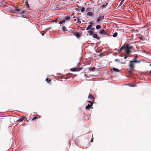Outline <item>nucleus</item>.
Listing matches in <instances>:
<instances>
[{"label": "nucleus", "instance_id": "nucleus-41", "mask_svg": "<svg viewBox=\"0 0 151 151\" xmlns=\"http://www.w3.org/2000/svg\"><path fill=\"white\" fill-rule=\"evenodd\" d=\"M57 21V19H55L54 20V22H56Z\"/></svg>", "mask_w": 151, "mask_h": 151}, {"label": "nucleus", "instance_id": "nucleus-44", "mask_svg": "<svg viewBox=\"0 0 151 151\" xmlns=\"http://www.w3.org/2000/svg\"><path fill=\"white\" fill-rule=\"evenodd\" d=\"M150 74L151 75V70L150 71Z\"/></svg>", "mask_w": 151, "mask_h": 151}, {"label": "nucleus", "instance_id": "nucleus-45", "mask_svg": "<svg viewBox=\"0 0 151 151\" xmlns=\"http://www.w3.org/2000/svg\"><path fill=\"white\" fill-rule=\"evenodd\" d=\"M150 66H151V64H150Z\"/></svg>", "mask_w": 151, "mask_h": 151}, {"label": "nucleus", "instance_id": "nucleus-12", "mask_svg": "<svg viewBox=\"0 0 151 151\" xmlns=\"http://www.w3.org/2000/svg\"><path fill=\"white\" fill-rule=\"evenodd\" d=\"M40 117V116L38 115L36 116L35 117H34L32 119V121H34L35 120L37 119H39Z\"/></svg>", "mask_w": 151, "mask_h": 151}, {"label": "nucleus", "instance_id": "nucleus-28", "mask_svg": "<svg viewBox=\"0 0 151 151\" xmlns=\"http://www.w3.org/2000/svg\"><path fill=\"white\" fill-rule=\"evenodd\" d=\"M91 8L90 7L87 8L86 9V12H89L91 10Z\"/></svg>", "mask_w": 151, "mask_h": 151}, {"label": "nucleus", "instance_id": "nucleus-15", "mask_svg": "<svg viewBox=\"0 0 151 151\" xmlns=\"http://www.w3.org/2000/svg\"><path fill=\"white\" fill-rule=\"evenodd\" d=\"M96 69V68L95 67H92V68H88L89 70L90 71H93Z\"/></svg>", "mask_w": 151, "mask_h": 151}, {"label": "nucleus", "instance_id": "nucleus-18", "mask_svg": "<svg viewBox=\"0 0 151 151\" xmlns=\"http://www.w3.org/2000/svg\"><path fill=\"white\" fill-rule=\"evenodd\" d=\"M87 14L88 16H92L93 15V13L90 12H89L87 13Z\"/></svg>", "mask_w": 151, "mask_h": 151}, {"label": "nucleus", "instance_id": "nucleus-11", "mask_svg": "<svg viewBox=\"0 0 151 151\" xmlns=\"http://www.w3.org/2000/svg\"><path fill=\"white\" fill-rule=\"evenodd\" d=\"M26 10H22L20 12V14H22V15L25 16V14L26 12Z\"/></svg>", "mask_w": 151, "mask_h": 151}, {"label": "nucleus", "instance_id": "nucleus-23", "mask_svg": "<svg viewBox=\"0 0 151 151\" xmlns=\"http://www.w3.org/2000/svg\"><path fill=\"white\" fill-rule=\"evenodd\" d=\"M65 19H63L62 21H60L59 22V23L60 24H63V23H64L65 22Z\"/></svg>", "mask_w": 151, "mask_h": 151}, {"label": "nucleus", "instance_id": "nucleus-17", "mask_svg": "<svg viewBox=\"0 0 151 151\" xmlns=\"http://www.w3.org/2000/svg\"><path fill=\"white\" fill-rule=\"evenodd\" d=\"M70 19V17L69 16H65L64 19L65 20H68Z\"/></svg>", "mask_w": 151, "mask_h": 151}, {"label": "nucleus", "instance_id": "nucleus-37", "mask_svg": "<svg viewBox=\"0 0 151 151\" xmlns=\"http://www.w3.org/2000/svg\"><path fill=\"white\" fill-rule=\"evenodd\" d=\"M87 102L90 103H91H91H93V102H91V101H87Z\"/></svg>", "mask_w": 151, "mask_h": 151}, {"label": "nucleus", "instance_id": "nucleus-29", "mask_svg": "<svg viewBox=\"0 0 151 151\" xmlns=\"http://www.w3.org/2000/svg\"><path fill=\"white\" fill-rule=\"evenodd\" d=\"M124 0H122L121 1L120 3V4H119L120 6H121L123 4V3Z\"/></svg>", "mask_w": 151, "mask_h": 151}, {"label": "nucleus", "instance_id": "nucleus-21", "mask_svg": "<svg viewBox=\"0 0 151 151\" xmlns=\"http://www.w3.org/2000/svg\"><path fill=\"white\" fill-rule=\"evenodd\" d=\"M117 32H115L113 34L112 36L114 37H116L117 36Z\"/></svg>", "mask_w": 151, "mask_h": 151}, {"label": "nucleus", "instance_id": "nucleus-40", "mask_svg": "<svg viewBox=\"0 0 151 151\" xmlns=\"http://www.w3.org/2000/svg\"><path fill=\"white\" fill-rule=\"evenodd\" d=\"M121 50V48H120V49H119V52H121V51H122V50Z\"/></svg>", "mask_w": 151, "mask_h": 151}, {"label": "nucleus", "instance_id": "nucleus-35", "mask_svg": "<svg viewBox=\"0 0 151 151\" xmlns=\"http://www.w3.org/2000/svg\"><path fill=\"white\" fill-rule=\"evenodd\" d=\"M91 142H93V138L92 137V139H91Z\"/></svg>", "mask_w": 151, "mask_h": 151}, {"label": "nucleus", "instance_id": "nucleus-4", "mask_svg": "<svg viewBox=\"0 0 151 151\" xmlns=\"http://www.w3.org/2000/svg\"><path fill=\"white\" fill-rule=\"evenodd\" d=\"M99 33L100 34L103 35H106L108 34L107 32L104 29H101L100 30Z\"/></svg>", "mask_w": 151, "mask_h": 151}, {"label": "nucleus", "instance_id": "nucleus-36", "mask_svg": "<svg viewBox=\"0 0 151 151\" xmlns=\"http://www.w3.org/2000/svg\"><path fill=\"white\" fill-rule=\"evenodd\" d=\"M103 55L102 53H101V54H100V55L99 56H100V57H101V56H103Z\"/></svg>", "mask_w": 151, "mask_h": 151}, {"label": "nucleus", "instance_id": "nucleus-25", "mask_svg": "<svg viewBox=\"0 0 151 151\" xmlns=\"http://www.w3.org/2000/svg\"><path fill=\"white\" fill-rule=\"evenodd\" d=\"M101 28V26L100 25H97L96 26V28L97 29H100V28Z\"/></svg>", "mask_w": 151, "mask_h": 151}, {"label": "nucleus", "instance_id": "nucleus-5", "mask_svg": "<svg viewBox=\"0 0 151 151\" xmlns=\"http://www.w3.org/2000/svg\"><path fill=\"white\" fill-rule=\"evenodd\" d=\"M137 56H135L134 57V58H133L132 61H131L130 62L131 63H139L140 62V60H137Z\"/></svg>", "mask_w": 151, "mask_h": 151}, {"label": "nucleus", "instance_id": "nucleus-9", "mask_svg": "<svg viewBox=\"0 0 151 151\" xmlns=\"http://www.w3.org/2000/svg\"><path fill=\"white\" fill-rule=\"evenodd\" d=\"M132 63H133L130 62V63L129 64V67L130 69L134 70V64Z\"/></svg>", "mask_w": 151, "mask_h": 151}, {"label": "nucleus", "instance_id": "nucleus-14", "mask_svg": "<svg viewBox=\"0 0 151 151\" xmlns=\"http://www.w3.org/2000/svg\"><path fill=\"white\" fill-rule=\"evenodd\" d=\"M62 30L64 32H66L67 31V29L64 26H63L62 27Z\"/></svg>", "mask_w": 151, "mask_h": 151}, {"label": "nucleus", "instance_id": "nucleus-2", "mask_svg": "<svg viewBox=\"0 0 151 151\" xmlns=\"http://www.w3.org/2000/svg\"><path fill=\"white\" fill-rule=\"evenodd\" d=\"M83 68V67L74 68H71L70 69V70L72 71H79Z\"/></svg>", "mask_w": 151, "mask_h": 151}, {"label": "nucleus", "instance_id": "nucleus-8", "mask_svg": "<svg viewBox=\"0 0 151 151\" xmlns=\"http://www.w3.org/2000/svg\"><path fill=\"white\" fill-rule=\"evenodd\" d=\"M93 103H91V104L90 105L88 104L87 106H86V110H89L90 108L91 107V106L93 105Z\"/></svg>", "mask_w": 151, "mask_h": 151}, {"label": "nucleus", "instance_id": "nucleus-31", "mask_svg": "<svg viewBox=\"0 0 151 151\" xmlns=\"http://www.w3.org/2000/svg\"><path fill=\"white\" fill-rule=\"evenodd\" d=\"M89 24H90V25H91V27H92V25L93 24V23L92 22H89Z\"/></svg>", "mask_w": 151, "mask_h": 151}, {"label": "nucleus", "instance_id": "nucleus-3", "mask_svg": "<svg viewBox=\"0 0 151 151\" xmlns=\"http://www.w3.org/2000/svg\"><path fill=\"white\" fill-rule=\"evenodd\" d=\"M104 18V16H99L97 19L96 22L97 23H99L101 21L103 20Z\"/></svg>", "mask_w": 151, "mask_h": 151}, {"label": "nucleus", "instance_id": "nucleus-34", "mask_svg": "<svg viewBox=\"0 0 151 151\" xmlns=\"http://www.w3.org/2000/svg\"><path fill=\"white\" fill-rule=\"evenodd\" d=\"M106 6H105V4H103L102 5V7L103 8H105Z\"/></svg>", "mask_w": 151, "mask_h": 151}, {"label": "nucleus", "instance_id": "nucleus-38", "mask_svg": "<svg viewBox=\"0 0 151 151\" xmlns=\"http://www.w3.org/2000/svg\"><path fill=\"white\" fill-rule=\"evenodd\" d=\"M108 4V2H106V3L105 4V6H107Z\"/></svg>", "mask_w": 151, "mask_h": 151}, {"label": "nucleus", "instance_id": "nucleus-32", "mask_svg": "<svg viewBox=\"0 0 151 151\" xmlns=\"http://www.w3.org/2000/svg\"><path fill=\"white\" fill-rule=\"evenodd\" d=\"M95 29V28H92V27H91V31H93Z\"/></svg>", "mask_w": 151, "mask_h": 151}, {"label": "nucleus", "instance_id": "nucleus-43", "mask_svg": "<svg viewBox=\"0 0 151 151\" xmlns=\"http://www.w3.org/2000/svg\"><path fill=\"white\" fill-rule=\"evenodd\" d=\"M78 22H79L81 23V21H78L77 22L78 23Z\"/></svg>", "mask_w": 151, "mask_h": 151}, {"label": "nucleus", "instance_id": "nucleus-10", "mask_svg": "<svg viewBox=\"0 0 151 151\" xmlns=\"http://www.w3.org/2000/svg\"><path fill=\"white\" fill-rule=\"evenodd\" d=\"M93 37L94 38H96L98 40H99L100 39V37L96 34H94L93 35Z\"/></svg>", "mask_w": 151, "mask_h": 151}, {"label": "nucleus", "instance_id": "nucleus-13", "mask_svg": "<svg viewBox=\"0 0 151 151\" xmlns=\"http://www.w3.org/2000/svg\"><path fill=\"white\" fill-rule=\"evenodd\" d=\"M74 35L77 38H79L81 36V35L79 32H75Z\"/></svg>", "mask_w": 151, "mask_h": 151}, {"label": "nucleus", "instance_id": "nucleus-24", "mask_svg": "<svg viewBox=\"0 0 151 151\" xmlns=\"http://www.w3.org/2000/svg\"><path fill=\"white\" fill-rule=\"evenodd\" d=\"M88 32L89 33L90 35H93V33L92 31L89 30L88 31Z\"/></svg>", "mask_w": 151, "mask_h": 151}, {"label": "nucleus", "instance_id": "nucleus-1", "mask_svg": "<svg viewBox=\"0 0 151 151\" xmlns=\"http://www.w3.org/2000/svg\"><path fill=\"white\" fill-rule=\"evenodd\" d=\"M130 43H127L126 44H124L121 47V50H124V51L126 52V55H129L132 52V49L133 48V47L132 46H129Z\"/></svg>", "mask_w": 151, "mask_h": 151}, {"label": "nucleus", "instance_id": "nucleus-27", "mask_svg": "<svg viewBox=\"0 0 151 151\" xmlns=\"http://www.w3.org/2000/svg\"><path fill=\"white\" fill-rule=\"evenodd\" d=\"M51 81V80L48 78H47L46 80V81L48 83H49Z\"/></svg>", "mask_w": 151, "mask_h": 151}, {"label": "nucleus", "instance_id": "nucleus-42", "mask_svg": "<svg viewBox=\"0 0 151 151\" xmlns=\"http://www.w3.org/2000/svg\"><path fill=\"white\" fill-rule=\"evenodd\" d=\"M78 65H80V63H77Z\"/></svg>", "mask_w": 151, "mask_h": 151}, {"label": "nucleus", "instance_id": "nucleus-16", "mask_svg": "<svg viewBox=\"0 0 151 151\" xmlns=\"http://www.w3.org/2000/svg\"><path fill=\"white\" fill-rule=\"evenodd\" d=\"M88 98L91 99H95L94 97L92 95H91L90 94H89L88 95Z\"/></svg>", "mask_w": 151, "mask_h": 151}, {"label": "nucleus", "instance_id": "nucleus-19", "mask_svg": "<svg viewBox=\"0 0 151 151\" xmlns=\"http://www.w3.org/2000/svg\"><path fill=\"white\" fill-rule=\"evenodd\" d=\"M25 117L23 116L21 118L19 119V121L20 122H22L25 119Z\"/></svg>", "mask_w": 151, "mask_h": 151}, {"label": "nucleus", "instance_id": "nucleus-22", "mask_svg": "<svg viewBox=\"0 0 151 151\" xmlns=\"http://www.w3.org/2000/svg\"><path fill=\"white\" fill-rule=\"evenodd\" d=\"M134 70L133 69H130V70L128 71V72L129 74H131L132 72Z\"/></svg>", "mask_w": 151, "mask_h": 151}, {"label": "nucleus", "instance_id": "nucleus-6", "mask_svg": "<svg viewBox=\"0 0 151 151\" xmlns=\"http://www.w3.org/2000/svg\"><path fill=\"white\" fill-rule=\"evenodd\" d=\"M23 8V7H15L14 9V10L17 12H20L22 9Z\"/></svg>", "mask_w": 151, "mask_h": 151}, {"label": "nucleus", "instance_id": "nucleus-33", "mask_svg": "<svg viewBox=\"0 0 151 151\" xmlns=\"http://www.w3.org/2000/svg\"><path fill=\"white\" fill-rule=\"evenodd\" d=\"M114 61H115V62H119V60L118 59H115V60H114Z\"/></svg>", "mask_w": 151, "mask_h": 151}, {"label": "nucleus", "instance_id": "nucleus-39", "mask_svg": "<svg viewBox=\"0 0 151 151\" xmlns=\"http://www.w3.org/2000/svg\"><path fill=\"white\" fill-rule=\"evenodd\" d=\"M127 58V57L126 56H125L124 58V59H126Z\"/></svg>", "mask_w": 151, "mask_h": 151}, {"label": "nucleus", "instance_id": "nucleus-30", "mask_svg": "<svg viewBox=\"0 0 151 151\" xmlns=\"http://www.w3.org/2000/svg\"><path fill=\"white\" fill-rule=\"evenodd\" d=\"M26 7L27 8H29V4H28V2L27 1V4H26Z\"/></svg>", "mask_w": 151, "mask_h": 151}, {"label": "nucleus", "instance_id": "nucleus-26", "mask_svg": "<svg viewBox=\"0 0 151 151\" xmlns=\"http://www.w3.org/2000/svg\"><path fill=\"white\" fill-rule=\"evenodd\" d=\"M91 25H89L86 28V30H88L89 29H91Z\"/></svg>", "mask_w": 151, "mask_h": 151}, {"label": "nucleus", "instance_id": "nucleus-20", "mask_svg": "<svg viewBox=\"0 0 151 151\" xmlns=\"http://www.w3.org/2000/svg\"><path fill=\"white\" fill-rule=\"evenodd\" d=\"M80 10H81V12H84L85 10V9L84 7H82L81 9H80Z\"/></svg>", "mask_w": 151, "mask_h": 151}, {"label": "nucleus", "instance_id": "nucleus-7", "mask_svg": "<svg viewBox=\"0 0 151 151\" xmlns=\"http://www.w3.org/2000/svg\"><path fill=\"white\" fill-rule=\"evenodd\" d=\"M111 73L113 74H115L116 73L118 72L119 70L115 68H113L111 70Z\"/></svg>", "mask_w": 151, "mask_h": 151}]
</instances>
